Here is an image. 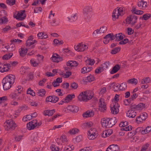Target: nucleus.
Instances as JSON below:
<instances>
[{
    "label": "nucleus",
    "mask_w": 151,
    "mask_h": 151,
    "mask_svg": "<svg viewBox=\"0 0 151 151\" xmlns=\"http://www.w3.org/2000/svg\"><path fill=\"white\" fill-rule=\"evenodd\" d=\"M52 100L51 101L52 103H56L58 100V97L55 96H52Z\"/></svg>",
    "instance_id": "53"
},
{
    "label": "nucleus",
    "mask_w": 151,
    "mask_h": 151,
    "mask_svg": "<svg viewBox=\"0 0 151 151\" xmlns=\"http://www.w3.org/2000/svg\"><path fill=\"white\" fill-rule=\"evenodd\" d=\"M120 50V48L119 47H116L111 50V53L112 54H116Z\"/></svg>",
    "instance_id": "40"
},
{
    "label": "nucleus",
    "mask_w": 151,
    "mask_h": 151,
    "mask_svg": "<svg viewBox=\"0 0 151 151\" xmlns=\"http://www.w3.org/2000/svg\"><path fill=\"white\" fill-rule=\"evenodd\" d=\"M132 127L131 126H129L128 127H126L124 128H122V129H123V130L125 131H129L132 129Z\"/></svg>",
    "instance_id": "63"
},
{
    "label": "nucleus",
    "mask_w": 151,
    "mask_h": 151,
    "mask_svg": "<svg viewBox=\"0 0 151 151\" xmlns=\"http://www.w3.org/2000/svg\"><path fill=\"white\" fill-rule=\"evenodd\" d=\"M128 34V35H131L133 34L134 32V30H132L131 28L128 27L127 28Z\"/></svg>",
    "instance_id": "64"
},
{
    "label": "nucleus",
    "mask_w": 151,
    "mask_h": 151,
    "mask_svg": "<svg viewBox=\"0 0 151 151\" xmlns=\"http://www.w3.org/2000/svg\"><path fill=\"white\" fill-rule=\"evenodd\" d=\"M111 35H112V33L109 34L104 37V39H106V40L105 42H104V43L107 44L109 42V41L111 40Z\"/></svg>",
    "instance_id": "35"
},
{
    "label": "nucleus",
    "mask_w": 151,
    "mask_h": 151,
    "mask_svg": "<svg viewBox=\"0 0 151 151\" xmlns=\"http://www.w3.org/2000/svg\"><path fill=\"white\" fill-rule=\"evenodd\" d=\"M23 90V88L22 86H19L16 88L14 91L18 92V93L21 94L22 93Z\"/></svg>",
    "instance_id": "39"
},
{
    "label": "nucleus",
    "mask_w": 151,
    "mask_h": 151,
    "mask_svg": "<svg viewBox=\"0 0 151 151\" xmlns=\"http://www.w3.org/2000/svg\"><path fill=\"white\" fill-rule=\"evenodd\" d=\"M20 94L14 91V92L12 93L10 95V96L12 99H15Z\"/></svg>",
    "instance_id": "32"
},
{
    "label": "nucleus",
    "mask_w": 151,
    "mask_h": 151,
    "mask_svg": "<svg viewBox=\"0 0 151 151\" xmlns=\"http://www.w3.org/2000/svg\"><path fill=\"white\" fill-rule=\"evenodd\" d=\"M16 77L14 75L9 74L5 77L3 80L13 84L15 81Z\"/></svg>",
    "instance_id": "7"
},
{
    "label": "nucleus",
    "mask_w": 151,
    "mask_h": 151,
    "mask_svg": "<svg viewBox=\"0 0 151 151\" xmlns=\"http://www.w3.org/2000/svg\"><path fill=\"white\" fill-rule=\"evenodd\" d=\"M92 8L91 7L87 6L83 9V14L85 19L87 22L89 21L92 17Z\"/></svg>",
    "instance_id": "3"
},
{
    "label": "nucleus",
    "mask_w": 151,
    "mask_h": 151,
    "mask_svg": "<svg viewBox=\"0 0 151 151\" xmlns=\"http://www.w3.org/2000/svg\"><path fill=\"white\" fill-rule=\"evenodd\" d=\"M95 79L93 76L91 75H90L89 76L87 77V79L88 82H91L93 81Z\"/></svg>",
    "instance_id": "55"
},
{
    "label": "nucleus",
    "mask_w": 151,
    "mask_h": 151,
    "mask_svg": "<svg viewBox=\"0 0 151 151\" xmlns=\"http://www.w3.org/2000/svg\"><path fill=\"white\" fill-rule=\"evenodd\" d=\"M7 22V18L6 17H3L0 19V24H4Z\"/></svg>",
    "instance_id": "47"
},
{
    "label": "nucleus",
    "mask_w": 151,
    "mask_h": 151,
    "mask_svg": "<svg viewBox=\"0 0 151 151\" xmlns=\"http://www.w3.org/2000/svg\"><path fill=\"white\" fill-rule=\"evenodd\" d=\"M87 62H88L87 63L88 65H93L95 61L94 59H93L89 58L86 60Z\"/></svg>",
    "instance_id": "51"
},
{
    "label": "nucleus",
    "mask_w": 151,
    "mask_h": 151,
    "mask_svg": "<svg viewBox=\"0 0 151 151\" xmlns=\"http://www.w3.org/2000/svg\"><path fill=\"white\" fill-rule=\"evenodd\" d=\"M137 16L133 14L127 17L126 19V21L127 24H130L133 26L137 22Z\"/></svg>",
    "instance_id": "5"
},
{
    "label": "nucleus",
    "mask_w": 151,
    "mask_h": 151,
    "mask_svg": "<svg viewBox=\"0 0 151 151\" xmlns=\"http://www.w3.org/2000/svg\"><path fill=\"white\" fill-rule=\"evenodd\" d=\"M123 10V8L122 7H120L118 9V13L119 15L122 16L124 14V12Z\"/></svg>",
    "instance_id": "52"
},
{
    "label": "nucleus",
    "mask_w": 151,
    "mask_h": 151,
    "mask_svg": "<svg viewBox=\"0 0 151 151\" xmlns=\"http://www.w3.org/2000/svg\"><path fill=\"white\" fill-rule=\"evenodd\" d=\"M4 126L6 130L14 129L17 126V124L12 120H6L4 123Z\"/></svg>",
    "instance_id": "2"
},
{
    "label": "nucleus",
    "mask_w": 151,
    "mask_h": 151,
    "mask_svg": "<svg viewBox=\"0 0 151 151\" xmlns=\"http://www.w3.org/2000/svg\"><path fill=\"white\" fill-rule=\"evenodd\" d=\"M37 95L40 96H44L46 93V91L44 89H40L37 90Z\"/></svg>",
    "instance_id": "27"
},
{
    "label": "nucleus",
    "mask_w": 151,
    "mask_h": 151,
    "mask_svg": "<svg viewBox=\"0 0 151 151\" xmlns=\"http://www.w3.org/2000/svg\"><path fill=\"white\" fill-rule=\"evenodd\" d=\"M27 94H29L32 96H35V92L32 90L30 88H29L27 92Z\"/></svg>",
    "instance_id": "43"
},
{
    "label": "nucleus",
    "mask_w": 151,
    "mask_h": 151,
    "mask_svg": "<svg viewBox=\"0 0 151 151\" xmlns=\"http://www.w3.org/2000/svg\"><path fill=\"white\" fill-rule=\"evenodd\" d=\"M150 81V79L149 77H146L143 78L141 81V83L143 84L144 83H147Z\"/></svg>",
    "instance_id": "38"
},
{
    "label": "nucleus",
    "mask_w": 151,
    "mask_h": 151,
    "mask_svg": "<svg viewBox=\"0 0 151 151\" xmlns=\"http://www.w3.org/2000/svg\"><path fill=\"white\" fill-rule=\"evenodd\" d=\"M119 90L124 91L126 90L127 88L126 83L124 82L122 83L120 85H119Z\"/></svg>",
    "instance_id": "31"
},
{
    "label": "nucleus",
    "mask_w": 151,
    "mask_h": 151,
    "mask_svg": "<svg viewBox=\"0 0 151 151\" xmlns=\"http://www.w3.org/2000/svg\"><path fill=\"white\" fill-rule=\"evenodd\" d=\"M137 113L135 110L129 109L126 113L127 116L129 118H133L135 117Z\"/></svg>",
    "instance_id": "16"
},
{
    "label": "nucleus",
    "mask_w": 151,
    "mask_h": 151,
    "mask_svg": "<svg viewBox=\"0 0 151 151\" xmlns=\"http://www.w3.org/2000/svg\"><path fill=\"white\" fill-rule=\"evenodd\" d=\"M27 78L29 81L32 80L34 78L33 74L31 73H30L27 76Z\"/></svg>",
    "instance_id": "60"
},
{
    "label": "nucleus",
    "mask_w": 151,
    "mask_h": 151,
    "mask_svg": "<svg viewBox=\"0 0 151 151\" xmlns=\"http://www.w3.org/2000/svg\"><path fill=\"white\" fill-rule=\"evenodd\" d=\"M92 69V67H90L88 66L87 67H84L81 69V72L82 73L85 74L90 72Z\"/></svg>",
    "instance_id": "28"
},
{
    "label": "nucleus",
    "mask_w": 151,
    "mask_h": 151,
    "mask_svg": "<svg viewBox=\"0 0 151 151\" xmlns=\"http://www.w3.org/2000/svg\"><path fill=\"white\" fill-rule=\"evenodd\" d=\"M88 48L87 45L83 43H80L76 46H74V48L75 50L80 52L84 51L87 50Z\"/></svg>",
    "instance_id": "6"
},
{
    "label": "nucleus",
    "mask_w": 151,
    "mask_h": 151,
    "mask_svg": "<svg viewBox=\"0 0 151 151\" xmlns=\"http://www.w3.org/2000/svg\"><path fill=\"white\" fill-rule=\"evenodd\" d=\"M36 120H33L29 122L27 124V127L28 129L31 130L35 128V124H36Z\"/></svg>",
    "instance_id": "14"
},
{
    "label": "nucleus",
    "mask_w": 151,
    "mask_h": 151,
    "mask_svg": "<svg viewBox=\"0 0 151 151\" xmlns=\"http://www.w3.org/2000/svg\"><path fill=\"white\" fill-rule=\"evenodd\" d=\"M120 68V66L118 64L116 65L112 68L110 73L111 74H113L116 73Z\"/></svg>",
    "instance_id": "23"
},
{
    "label": "nucleus",
    "mask_w": 151,
    "mask_h": 151,
    "mask_svg": "<svg viewBox=\"0 0 151 151\" xmlns=\"http://www.w3.org/2000/svg\"><path fill=\"white\" fill-rule=\"evenodd\" d=\"M137 109H142L145 107V104L143 103H140L137 105Z\"/></svg>",
    "instance_id": "56"
},
{
    "label": "nucleus",
    "mask_w": 151,
    "mask_h": 151,
    "mask_svg": "<svg viewBox=\"0 0 151 151\" xmlns=\"http://www.w3.org/2000/svg\"><path fill=\"white\" fill-rule=\"evenodd\" d=\"M109 118H104L101 119V123L102 126L105 128L110 127L109 123Z\"/></svg>",
    "instance_id": "8"
},
{
    "label": "nucleus",
    "mask_w": 151,
    "mask_h": 151,
    "mask_svg": "<svg viewBox=\"0 0 151 151\" xmlns=\"http://www.w3.org/2000/svg\"><path fill=\"white\" fill-rule=\"evenodd\" d=\"M11 65L10 64H4L3 65L2 69H1V73H3L4 72H6L8 71L9 69H10Z\"/></svg>",
    "instance_id": "21"
},
{
    "label": "nucleus",
    "mask_w": 151,
    "mask_h": 151,
    "mask_svg": "<svg viewBox=\"0 0 151 151\" xmlns=\"http://www.w3.org/2000/svg\"><path fill=\"white\" fill-rule=\"evenodd\" d=\"M93 96V93L92 91H86L81 93L78 96V98L81 101H87L91 99Z\"/></svg>",
    "instance_id": "1"
},
{
    "label": "nucleus",
    "mask_w": 151,
    "mask_h": 151,
    "mask_svg": "<svg viewBox=\"0 0 151 151\" xmlns=\"http://www.w3.org/2000/svg\"><path fill=\"white\" fill-rule=\"evenodd\" d=\"M138 6L142 9H145L147 6V3L146 1H143L141 0L138 2Z\"/></svg>",
    "instance_id": "20"
},
{
    "label": "nucleus",
    "mask_w": 151,
    "mask_h": 151,
    "mask_svg": "<svg viewBox=\"0 0 151 151\" xmlns=\"http://www.w3.org/2000/svg\"><path fill=\"white\" fill-rule=\"evenodd\" d=\"M99 106L101 111L104 112L106 110V105L104 99H99Z\"/></svg>",
    "instance_id": "10"
},
{
    "label": "nucleus",
    "mask_w": 151,
    "mask_h": 151,
    "mask_svg": "<svg viewBox=\"0 0 151 151\" xmlns=\"http://www.w3.org/2000/svg\"><path fill=\"white\" fill-rule=\"evenodd\" d=\"M94 115V112L93 111H87L83 114L82 116L83 118H86L88 117H91Z\"/></svg>",
    "instance_id": "18"
},
{
    "label": "nucleus",
    "mask_w": 151,
    "mask_h": 151,
    "mask_svg": "<svg viewBox=\"0 0 151 151\" xmlns=\"http://www.w3.org/2000/svg\"><path fill=\"white\" fill-rule=\"evenodd\" d=\"M55 112V110L53 109L52 110H46L44 111V114L45 116L47 115L51 116Z\"/></svg>",
    "instance_id": "22"
},
{
    "label": "nucleus",
    "mask_w": 151,
    "mask_h": 151,
    "mask_svg": "<svg viewBox=\"0 0 151 151\" xmlns=\"http://www.w3.org/2000/svg\"><path fill=\"white\" fill-rule=\"evenodd\" d=\"M68 110L73 112H77L79 109L78 107L75 106L69 105L67 107Z\"/></svg>",
    "instance_id": "17"
},
{
    "label": "nucleus",
    "mask_w": 151,
    "mask_h": 151,
    "mask_svg": "<svg viewBox=\"0 0 151 151\" xmlns=\"http://www.w3.org/2000/svg\"><path fill=\"white\" fill-rule=\"evenodd\" d=\"M66 65L68 66L72 67L77 66L78 65V63L75 61H70L67 63Z\"/></svg>",
    "instance_id": "26"
},
{
    "label": "nucleus",
    "mask_w": 151,
    "mask_h": 151,
    "mask_svg": "<svg viewBox=\"0 0 151 151\" xmlns=\"http://www.w3.org/2000/svg\"><path fill=\"white\" fill-rule=\"evenodd\" d=\"M117 121L115 117H112L111 118H109V124L110 127H111L116 123Z\"/></svg>",
    "instance_id": "29"
},
{
    "label": "nucleus",
    "mask_w": 151,
    "mask_h": 151,
    "mask_svg": "<svg viewBox=\"0 0 151 151\" xmlns=\"http://www.w3.org/2000/svg\"><path fill=\"white\" fill-rule=\"evenodd\" d=\"M116 39L115 41H120L124 38L123 35L122 33H119L116 34Z\"/></svg>",
    "instance_id": "34"
},
{
    "label": "nucleus",
    "mask_w": 151,
    "mask_h": 151,
    "mask_svg": "<svg viewBox=\"0 0 151 151\" xmlns=\"http://www.w3.org/2000/svg\"><path fill=\"white\" fill-rule=\"evenodd\" d=\"M127 82L129 83L136 85L137 83V80L136 79L133 78L128 80Z\"/></svg>",
    "instance_id": "41"
},
{
    "label": "nucleus",
    "mask_w": 151,
    "mask_h": 151,
    "mask_svg": "<svg viewBox=\"0 0 151 151\" xmlns=\"http://www.w3.org/2000/svg\"><path fill=\"white\" fill-rule=\"evenodd\" d=\"M6 3L10 6L14 5L15 3V0H6Z\"/></svg>",
    "instance_id": "44"
},
{
    "label": "nucleus",
    "mask_w": 151,
    "mask_h": 151,
    "mask_svg": "<svg viewBox=\"0 0 151 151\" xmlns=\"http://www.w3.org/2000/svg\"><path fill=\"white\" fill-rule=\"evenodd\" d=\"M28 51V50L27 48H21L19 50V52L20 56L22 57H24L26 55Z\"/></svg>",
    "instance_id": "19"
},
{
    "label": "nucleus",
    "mask_w": 151,
    "mask_h": 151,
    "mask_svg": "<svg viewBox=\"0 0 151 151\" xmlns=\"http://www.w3.org/2000/svg\"><path fill=\"white\" fill-rule=\"evenodd\" d=\"M78 16L77 14H75L71 18L68 17L69 21L71 22L75 21L77 19Z\"/></svg>",
    "instance_id": "36"
},
{
    "label": "nucleus",
    "mask_w": 151,
    "mask_h": 151,
    "mask_svg": "<svg viewBox=\"0 0 151 151\" xmlns=\"http://www.w3.org/2000/svg\"><path fill=\"white\" fill-rule=\"evenodd\" d=\"M100 33H103L107 30V27L106 26H102L100 28Z\"/></svg>",
    "instance_id": "59"
},
{
    "label": "nucleus",
    "mask_w": 151,
    "mask_h": 151,
    "mask_svg": "<svg viewBox=\"0 0 151 151\" xmlns=\"http://www.w3.org/2000/svg\"><path fill=\"white\" fill-rule=\"evenodd\" d=\"M128 124V122H121L119 124V126L120 127H124L127 126Z\"/></svg>",
    "instance_id": "54"
},
{
    "label": "nucleus",
    "mask_w": 151,
    "mask_h": 151,
    "mask_svg": "<svg viewBox=\"0 0 151 151\" xmlns=\"http://www.w3.org/2000/svg\"><path fill=\"white\" fill-rule=\"evenodd\" d=\"M51 58L53 62L57 63L63 60L62 57L57 53L53 54Z\"/></svg>",
    "instance_id": "9"
},
{
    "label": "nucleus",
    "mask_w": 151,
    "mask_h": 151,
    "mask_svg": "<svg viewBox=\"0 0 151 151\" xmlns=\"http://www.w3.org/2000/svg\"><path fill=\"white\" fill-rule=\"evenodd\" d=\"M140 115L142 117V120L145 121L147 117V114L146 113H143Z\"/></svg>",
    "instance_id": "58"
},
{
    "label": "nucleus",
    "mask_w": 151,
    "mask_h": 151,
    "mask_svg": "<svg viewBox=\"0 0 151 151\" xmlns=\"http://www.w3.org/2000/svg\"><path fill=\"white\" fill-rule=\"evenodd\" d=\"M149 146V144L148 143L146 144L142 147L140 151H146Z\"/></svg>",
    "instance_id": "48"
},
{
    "label": "nucleus",
    "mask_w": 151,
    "mask_h": 151,
    "mask_svg": "<svg viewBox=\"0 0 151 151\" xmlns=\"http://www.w3.org/2000/svg\"><path fill=\"white\" fill-rule=\"evenodd\" d=\"M78 87V84L75 83H72L71 84V87L73 89H76Z\"/></svg>",
    "instance_id": "62"
},
{
    "label": "nucleus",
    "mask_w": 151,
    "mask_h": 151,
    "mask_svg": "<svg viewBox=\"0 0 151 151\" xmlns=\"http://www.w3.org/2000/svg\"><path fill=\"white\" fill-rule=\"evenodd\" d=\"M2 83L3 88L4 90H7L9 89L13 84L11 83L8 82H7L4 80H3Z\"/></svg>",
    "instance_id": "12"
},
{
    "label": "nucleus",
    "mask_w": 151,
    "mask_h": 151,
    "mask_svg": "<svg viewBox=\"0 0 151 151\" xmlns=\"http://www.w3.org/2000/svg\"><path fill=\"white\" fill-rule=\"evenodd\" d=\"M32 41H30L29 39H28L26 42V45L27 47H29L34 44V42Z\"/></svg>",
    "instance_id": "45"
},
{
    "label": "nucleus",
    "mask_w": 151,
    "mask_h": 151,
    "mask_svg": "<svg viewBox=\"0 0 151 151\" xmlns=\"http://www.w3.org/2000/svg\"><path fill=\"white\" fill-rule=\"evenodd\" d=\"M131 101L130 98L128 99H125L124 101V104L126 106L128 105L131 103Z\"/></svg>",
    "instance_id": "57"
},
{
    "label": "nucleus",
    "mask_w": 151,
    "mask_h": 151,
    "mask_svg": "<svg viewBox=\"0 0 151 151\" xmlns=\"http://www.w3.org/2000/svg\"><path fill=\"white\" fill-rule=\"evenodd\" d=\"M111 85H112V86L114 88V91H117L118 90H119V84L116 83H112Z\"/></svg>",
    "instance_id": "33"
},
{
    "label": "nucleus",
    "mask_w": 151,
    "mask_h": 151,
    "mask_svg": "<svg viewBox=\"0 0 151 151\" xmlns=\"http://www.w3.org/2000/svg\"><path fill=\"white\" fill-rule=\"evenodd\" d=\"M25 11V10H24L18 12L17 14L16 19H19L20 20H22L24 19L26 17L24 14Z\"/></svg>",
    "instance_id": "15"
},
{
    "label": "nucleus",
    "mask_w": 151,
    "mask_h": 151,
    "mask_svg": "<svg viewBox=\"0 0 151 151\" xmlns=\"http://www.w3.org/2000/svg\"><path fill=\"white\" fill-rule=\"evenodd\" d=\"M75 97V95L74 94H71L68 95L65 97V100L66 102H68L72 99Z\"/></svg>",
    "instance_id": "30"
},
{
    "label": "nucleus",
    "mask_w": 151,
    "mask_h": 151,
    "mask_svg": "<svg viewBox=\"0 0 151 151\" xmlns=\"http://www.w3.org/2000/svg\"><path fill=\"white\" fill-rule=\"evenodd\" d=\"M136 120V122L138 123L142 122L143 121L142 120V117H141V116H140V115L137 117Z\"/></svg>",
    "instance_id": "61"
},
{
    "label": "nucleus",
    "mask_w": 151,
    "mask_h": 151,
    "mask_svg": "<svg viewBox=\"0 0 151 151\" xmlns=\"http://www.w3.org/2000/svg\"><path fill=\"white\" fill-rule=\"evenodd\" d=\"M50 148L52 151H59V148L54 145H52L50 146Z\"/></svg>",
    "instance_id": "46"
},
{
    "label": "nucleus",
    "mask_w": 151,
    "mask_h": 151,
    "mask_svg": "<svg viewBox=\"0 0 151 151\" xmlns=\"http://www.w3.org/2000/svg\"><path fill=\"white\" fill-rule=\"evenodd\" d=\"M30 62L31 65L34 67L37 66L38 65V63H37L33 59H31Z\"/></svg>",
    "instance_id": "50"
},
{
    "label": "nucleus",
    "mask_w": 151,
    "mask_h": 151,
    "mask_svg": "<svg viewBox=\"0 0 151 151\" xmlns=\"http://www.w3.org/2000/svg\"><path fill=\"white\" fill-rule=\"evenodd\" d=\"M151 17V15L150 14H144L142 17V19L146 20Z\"/></svg>",
    "instance_id": "49"
},
{
    "label": "nucleus",
    "mask_w": 151,
    "mask_h": 151,
    "mask_svg": "<svg viewBox=\"0 0 151 151\" xmlns=\"http://www.w3.org/2000/svg\"><path fill=\"white\" fill-rule=\"evenodd\" d=\"M88 138L90 140L94 139L98 135V132L96 129L91 128L88 131Z\"/></svg>",
    "instance_id": "4"
},
{
    "label": "nucleus",
    "mask_w": 151,
    "mask_h": 151,
    "mask_svg": "<svg viewBox=\"0 0 151 151\" xmlns=\"http://www.w3.org/2000/svg\"><path fill=\"white\" fill-rule=\"evenodd\" d=\"M79 131L78 129L76 128L72 129L69 131V132L72 134H74L78 133Z\"/></svg>",
    "instance_id": "37"
},
{
    "label": "nucleus",
    "mask_w": 151,
    "mask_h": 151,
    "mask_svg": "<svg viewBox=\"0 0 151 151\" xmlns=\"http://www.w3.org/2000/svg\"><path fill=\"white\" fill-rule=\"evenodd\" d=\"M71 74V73L69 71L66 72V73H63L62 72L61 74V75H63V76L66 78H68Z\"/></svg>",
    "instance_id": "42"
},
{
    "label": "nucleus",
    "mask_w": 151,
    "mask_h": 151,
    "mask_svg": "<svg viewBox=\"0 0 151 151\" xmlns=\"http://www.w3.org/2000/svg\"><path fill=\"white\" fill-rule=\"evenodd\" d=\"M118 104L117 103L115 102V104L111 105L112 106L111 107V111L112 114H116L119 112V109L117 107L118 106ZM111 107V106L110 107Z\"/></svg>",
    "instance_id": "11"
},
{
    "label": "nucleus",
    "mask_w": 151,
    "mask_h": 151,
    "mask_svg": "<svg viewBox=\"0 0 151 151\" xmlns=\"http://www.w3.org/2000/svg\"><path fill=\"white\" fill-rule=\"evenodd\" d=\"M131 12L133 14H136L137 15H141L143 13V11L137 9L134 7H132Z\"/></svg>",
    "instance_id": "24"
},
{
    "label": "nucleus",
    "mask_w": 151,
    "mask_h": 151,
    "mask_svg": "<svg viewBox=\"0 0 151 151\" xmlns=\"http://www.w3.org/2000/svg\"><path fill=\"white\" fill-rule=\"evenodd\" d=\"M31 139L32 143H34L37 142L38 140L37 133L36 132L33 133L32 135Z\"/></svg>",
    "instance_id": "25"
},
{
    "label": "nucleus",
    "mask_w": 151,
    "mask_h": 151,
    "mask_svg": "<svg viewBox=\"0 0 151 151\" xmlns=\"http://www.w3.org/2000/svg\"><path fill=\"white\" fill-rule=\"evenodd\" d=\"M119 147L117 145L112 144L109 146L106 151H119Z\"/></svg>",
    "instance_id": "13"
}]
</instances>
